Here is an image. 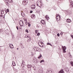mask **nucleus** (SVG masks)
Wrapping results in <instances>:
<instances>
[{
  "mask_svg": "<svg viewBox=\"0 0 73 73\" xmlns=\"http://www.w3.org/2000/svg\"><path fill=\"white\" fill-rule=\"evenodd\" d=\"M25 37L26 38H27L28 40H27V42H29V41H31L32 40L30 36H29L26 35L25 36Z\"/></svg>",
  "mask_w": 73,
  "mask_h": 73,
  "instance_id": "obj_1",
  "label": "nucleus"
},
{
  "mask_svg": "<svg viewBox=\"0 0 73 73\" xmlns=\"http://www.w3.org/2000/svg\"><path fill=\"white\" fill-rule=\"evenodd\" d=\"M38 1V2H39V3H40V5H38L39 3H36V5L41 8V5H42V2H41V1L40 0Z\"/></svg>",
  "mask_w": 73,
  "mask_h": 73,
  "instance_id": "obj_2",
  "label": "nucleus"
},
{
  "mask_svg": "<svg viewBox=\"0 0 73 73\" xmlns=\"http://www.w3.org/2000/svg\"><path fill=\"white\" fill-rule=\"evenodd\" d=\"M56 19L57 21H60V15L57 14L56 15Z\"/></svg>",
  "mask_w": 73,
  "mask_h": 73,
  "instance_id": "obj_3",
  "label": "nucleus"
},
{
  "mask_svg": "<svg viewBox=\"0 0 73 73\" xmlns=\"http://www.w3.org/2000/svg\"><path fill=\"white\" fill-rule=\"evenodd\" d=\"M23 5H26L28 4V1L23 0Z\"/></svg>",
  "mask_w": 73,
  "mask_h": 73,
  "instance_id": "obj_4",
  "label": "nucleus"
},
{
  "mask_svg": "<svg viewBox=\"0 0 73 73\" xmlns=\"http://www.w3.org/2000/svg\"><path fill=\"white\" fill-rule=\"evenodd\" d=\"M19 24L20 26L23 27V25H24V22L22 20H20L19 21Z\"/></svg>",
  "mask_w": 73,
  "mask_h": 73,
  "instance_id": "obj_5",
  "label": "nucleus"
},
{
  "mask_svg": "<svg viewBox=\"0 0 73 73\" xmlns=\"http://www.w3.org/2000/svg\"><path fill=\"white\" fill-rule=\"evenodd\" d=\"M64 12L67 14V15H69V14H70V13H71V12H70V10H66L64 11Z\"/></svg>",
  "mask_w": 73,
  "mask_h": 73,
  "instance_id": "obj_6",
  "label": "nucleus"
},
{
  "mask_svg": "<svg viewBox=\"0 0 73 73\" xmlns=\"http://www.w3.org/2000/svg\"><path fill=\"white\" fill-rule=\"evenodd\" d=\"M62 48L63 49V53H65L66 52V46H62Z\"/></svg>",
  "mask_w": 73,
  "mask_h": 73,
  "instance_id": "obj_7",
  "label": "nucleus"
},
{
  "mask_svg": "<svg viewBox=\"0 0 73 73\" xmlns=\"http://www.w3.org/2000/svg\"><path fill=\"white\" fill-rule=\"evenodd\" d=\"M38 44L40 46H42V47H43V46H44L42 45V44H43V43L41 41L39 42Z\"/></svg>",
  "mask_w": 73,
  "mask_h": 73,
  "instance_id": "obj_8",
  "label": "nucleus"
},
{
  "mask_svg": "<svg viewBox=\"0 0 73 73\" xmlns=\"http://www.w3.org/2000/svg\"><path fill=\"white\" fill-rule=\"evenodd\" d=\"M35 49H36V51L37 52H40L41 50V48H38V47H35Z\"/></svg>",
  "mask_w": 73,
  "mask_h": 73,
  "instance_id": "obj_9",
  "label": "nucleus"
},
{
  "mask_svg": "<svg viewBox=\"0 0 73 73\" xmlns=\"http://www.w3.org/2000/svg\"><path fill=\"white\" fill-rule=\"evenodd\" d=\"M33 62H34L35 63H36V64H37L38 62H39V61L38 60L35 59L33 60Z\"/></svg>",
  "mask_w": 73,
  "mask_h": 73,
  "instance_id": "obj_10",
  "label": "nucleus"
},
{
  "mask_svg": "<svg viewBox=\"0 0 73 73\" xmlns=\"http://www.w3.org/2000/svg\"><path fill=\"white\" fill-rule=\"evenodd\" d=\"M41 23V24L44 25V24H45V21L44 20H42Z\"/></svg>",
  "mask_w": 73,
  "mask_h": 73,
  "instance_id": "obj_11",
  "label": "nucleus"
},
{
  "mask_svg": "<svg viewBox=\"0 0 73 73\" xmlns=\"http://www.w3.org/2000/svg\"><path fill=\"white\" fill-rule=\"evenodd\" d=\"M32 5L33 6L32 7H31V9L33 10V9H35L36 8V6L35 5Z\"/></svg>",
  "mask_w": 73,
  "mask_h": 73,
  "instance_id": "obj_12",
  "label": "nucleus"
},
{
  "mask_svg": "<svg viewBox=\"0 0 73 73\" xmlns=\"http://www.w3.org/2000/svg\"><path fill=\"white\" fill-rule=\"evenodd\" d=\"M9 47L10 48L13 49V45L12 44H9Z\"/></svg>",
  "mask_w": 73,
  "mask_h": 73,
  "instance_id": "obj_13",
  "label": "nucleus"
},
{
  "mask_svg": "<svg viewBox=\"0 0 73 73\" xmlns=\"http://www.w3.org/2000/svg\"><path fill=\"white\" fill-rule=\"evenodd\" d=\"M66 21L67 23H71L72 21H71L70 19H67Z\"/></svg>",
  "mask_w": 73,
  "mask_h": 73,
  "instance_id": "obj_14",
  "label": "nucleus"
},
{
  "mask_svg": "<svg viewBox=\"0 0 73 73\" xmlns=\"http://www.w3.org/2000/svg\"><path fill=\"white\" fill-rule=\"evenodd\" d=\"M27 66L28 68H32V65L30 64H28Z\"/></svg>",
  "mask_w": 73,
  "mask_h": 73,
  "instance_id": "obj_15",
  "label": "nucleus"
},
{
  "mask_svg": "<svg viewBox=\"0 0 73 73\" xmlns=\"http://www.w3.org/2000/svg\"><path fill=\"white\" fill-rule=\"evenodd\" d=\"M70 8H72L73 7V2H71V5H70Z\"/></svg>",
  "mask_w": 73,
  "mask_h": 73,
  "instance_id": "obj_16",
  "label": "nucleus"
},
{
  "mask_svg": "<svg viewBox=\"0 0 73 73\" xmlns=\"http://www.w3.org/2000/svg\"><path fill=\"white\" fill-rule=\"evenodd\" d=\"M64 72L63 70H61L58 73H64Z\"/></svg>",
  "mask_w": 73,
  "mask_h": 73,
  "instance_id": "obj_17",
  "label": "nucleus"
},
{
  "mask_svg": "<svg viewBox=\"0 0 73 73\" xmlns=\"http://www.w3.org/2000/svg\"><path fill=\"white\" fill-rule=\"evenodd\" d=\"M31 17L32 19H35V15L34 14L32 15L31 16Z\"/></svg>",
  "mask_w": 73,
  "mask_h": 73,
  "instance_id": "obj_18",
  "label": "nucleus"
},
{
  "mask_svg": "<svg viewBox=\"0 0 73 73\" xmlns=\"http://www.w3.org/2000/svg\"><path fill=\"white\" fill-rule=\"evenodd\" d=\"M12 64L13 66H16V64L15 63V62L14 61H13L12 62Z\"/></svg>",
  "mask_w": 73,
  "mask_h": 73,
  "instance_id": "obj_19",
  "label": "nucleus"
},
{
  "mask_svg": "<svg viewBox=\"0 0 73 73\" xmlns=\"http://www.w3.org/2000/svg\"><path fill=\"white\" fill-rule=\"evenodd\" d=\"M40 70L41 71V72H40V71L38 72V73H42V72H43V70L42 69H40Z\"/></svg>",
  "mask_w": 73,
  "mask_h": 73,
  "instance_id": "obj_20",
  "label": "nucleus"
},
{
  "mask_svg": "<svg viewBox=\"0 0 73 73\" xmlns=\"http://www.w3.org/2000/svg\"><path fill=\"white\" fill-rule=\"evenodd\" d=\"M21 15L23 17H24V16H25V14H24V13H21Z\"/></svg>",
  "mask_w": 73,
  "mask_h": 73,
  "instance_id": "obj_21",
  "label": "nucleus"
},
{
  "mask_svg": "<svg viewBox=\"0 0 73 73\" xmlns=\"http://www.w3.org/2000/svg\"><path fill=\"white\" fill-rule=\"evenodd\" d=\"M3 32V30L2 29H0V33H1Z\"/></svg>",
  "mask_w": 73,
  "mask_h": 73,
  "instance_id": "obj_22",
  "label": "nucleus"
},
{
  "mask_svg": "<svg viewBox=\"0 0 73 73\" xmlns=\"http://www.w3.org/2000/svg\"><path fill=\"white\" fill-rule=\"evenodd\" d=\"M8 1L9 3H12L13 2V0H8Z\"/></svg>",
  "mask_w": 73,
  "mask_h": 73,
  "instance_id": "obj_23",
  "label": "nucleus"
},
{
  "mask_svg": "<svg viewBox=\"0 0 73 73\" xmlns=\"http://www.w3.org/2000/svg\"><path fill=\"white\" fill-rule=\"evenodd\" d=\"M27 71L24 70L22 71V73H27Z\"/></svg>",
  "mask_w": 73,
  "mask_h": 73,
  "instance_id": "obj_24",
  "label": "nucleus"
},
{
  "mask_svg": "<svg viewBox=\"0 0 73 73\" xmlns=\"http://www.w3.org/2000/svg\"><path fill=\"white\" fill-rule=\"evenodd\" d=\"M6 4L7 5H9V3H8V2H6Z\"/></svg>",
  "mask_w": 73,
  "mask_h": 73,
  "instance_id": "obj_25",
  "label": "nucleus"
},
{
  "mask_svg": "<svg viewBox=\"0 0 73 73\" xmlns=\"http://www.w3.org/2000/svg\"><path fill=\"white\" fill-rule=\"evenodd\" d=\"M42 56V55H41V54H40L39 56V57H38V58H40Z\"/></svg>",
  "mask_w": 73,
  "mask_h": 73,
  "instance_id": "obj_26",
  "label": "nucleus"
},
{
  "mask_svg": "<svg viewBox=\"0 0 73 73\" xmlns=\"http://www.w3.org/2000/svg\"><path fill=\"white\" fill-rule=\"evenodd\" d=\"M28 27H31V24L29 23V22H28Z\"/></svg>",
  "mask_w": 73,
  "mask_h": 73,
  "instance_id": "obj_27",
  "label": "nucleus"
},
{
  "mask_svg": "<svg viewBox=\"0 0 73 73\" xmlns=\"http://www.w3.org/2000/svg\"><path fill=\"white\" fill-rule=\"evenodd\" d=\"M70 64L71 65H72V66H73V62H70Z\"/></svg>",
  "mask_w": 73,
  "mask_h": 73,
  "instance_id": "obj_28",
  "label": "nucleus"
},
{
  "mask_svg": "<svg viewBox=\"0 0 73 73\" xmlns=\"http://www.w3.org/2000/svg\"><path fill=\"white\" fill-rule=\"evenodd\" d=\"M47 45H50V46H52V44L50 43H47Z\"/></svg>",
  "mask_w": 73,
  "mask_h": 73,
  "instance_id": "obj_29",
  "label": "nucleus"
},
{
  "mask_svg": "<svg viewBox=\"0 0 73 73\" xmlns=\"http://www.w3.org/2000/svg\"><path fill=\"white\" fill-rule=\"evenodd\" d=\"M42 62H44V60H42L40 61V63H41Z\"/></svg>",
  "mask_w": 73,
  "mask_h": 73,
  "instance_id": "obj_30",
  "label": "nucleus"
},
{
  "mask_svg": "<svg viewBox=\"0 0 73 73\" xmlns=\"http://www.w3.org/2000/svg\"><path fill=\"white\" fill-rule=\"evenodd\" d=\"M46 19L47 20H49V17H46Z\"/></svg>",
  "mask_w": 73,
  "mask_h": 73,
  "instance_id": "obj_31",
  "label": "nucleus"
},
{
  "mask_svg": "<svg viewBox=\"0 0 73 73\" xmlns=\"http://www.w3.org/2000/svg\"><path fill=\"white\" fill-rule=\"evenodd\" d=\"M25 31L27 33H29V32H28V31L27 29H26L25 30Z\"/></svg>",
  "mask_w": 73,
  "mask_h": 73,
  "instance_id": "obj_32",
  "label": "nucleus"
},
{
  "mask_svg": "<svg viewBox=\"0 0 73 73\" xmlns=\"http://www.w3.org/2000/svg\"><path fill=\"white\" fill-rule=\"evenodd\" d=\"M21 66L22 67H24V64H22Z\"/></svg>",
  "mask_w": 73,
  "mask_h": 73,
  "instance_id": "obj_33",
  "label": "nucleus"
},
{
  "mask_svg": "<svg viewBox=\"0 0 73 73\" xmlns=\"http://www.w3.org/2000/svg\"><path fill=\"white\" fill-rule=\"evenodd\" d=\"M22 64H25V62L24 60L22 61Z\"/></svg>",
  "mask_w": 73,
  "mask_h": 73,
  "instance_id": "obj_34",
  "label": "nucleus"
},
{
  "mask_svg": "<svg viewBox=\"0 0 73 73\" xmlns=\"http://www.w3.org/2000/svg\"><path fill=\"white\" fill-rule=\"evenodd\" d=\"M40 33H38L37 34V36H40Z\"/></svg>",
  "mask_w": 73,
  "mask_h": 73,
  "instance_id": "obj_35",
  "label": "nucleus"
},
{
  "mask_svg": "<svg viewBox=\"0 0 73 73\" xmlns=\"http://www.w3.org/2000/svg\"><path fill=\"white\" fill-rule=\"evenodd\" d=\"M57 36H58V37H59V36H60V34L59 33L57 34Z\"/></svg>",
  "mask_w": 73,
  "mask_h": 73,
  "instance_id": "obj_36",
  "label": "nucleus"
},
{
  "mask_svg": "<svg viewBox=\"0 0 73 73\" xmlns=\"http://www.w3.org/2000/svg\"><path fill=\"white\" fill-rule=\"evenodd\" d=\"M7 12H9V9H7Z\"/></svg>",
  "mask_w": 73,
  "mask_h": 73,
  "instance_id": "obj_37",
  "label": "nucleus"
},
{
  "mask_svg": "<svg viewBox=\"0 0 73 73\" xmlns=\"http://www.w3.org/2000/svg\"><path fill=\"white\" fill-rule=\"evenodd\" d=\"M32 12H33V11H30V13H32Z\"/></svg>",
  "mask_w": 73,
  "mask_h": 73,
  "instance_id": "obj_38",
  "label": "nucleus"
},
{
  "mask_svg": "<svg viewBox=\"0 0 73 73\" xmlns=\"http://www.w3.org/2000/svg\"><path fill=\"white\" fill-rule=\"evenodd\" d=\"M35 32L36 34H37V30H35Z\"/></svg>",
  "mask_w": 73,
  "mask_h": 73,
  "instance_id": "obj_39",
  "label": "nucleus"
},
{
  "mask_svg": "<svg viewBox=\"0 0 73 73\" xmlns=\"http://www.w3.org/2000/svg\"><path fill=\"white\" fill-rule=\"evenodd\" d=\"M16 28L17 29V30H19V28H18V26L16 27Z\"/></svg>",
  "mask_w": 73,
  "mask_h": 73,
  "instance_id": "obj_40",
  "label": "nucleus"
},
{
  "mask_svg": "<svg viewBox=\"0 0 73 73\" xmlns=\"http://www.w3.org/2000/svg\"><path fill=\"white\" fill-rule=\"evenodd\" d=\"M49 73H52V71L51 70H50Z\"/></svg>",
  "mask_w": 73,
  "mask_h": 73,
  "instance_id": "obj_41",
  "label": "nucleus"
},
{
  "mask_svg": "<svg viewBox=\"0 0 73 73\" xmlns=\"http://www.w3.org/2000/svg\"><path fill=\"white\" fill-rule=\"evenodd\" d=\"M48 17V15L45 16V18H46V17Z\"/></svg>",
  "mask_w": 73,
  "mask_h": 73,
  "instance_id": "obj_42",
  "label": "nucleus"
},
{
  "mask_svg": "<svg viewBox=\"0 0 73 73\" xmlns=\"http://www.w3.org/2000/svg\"><path fill=\"white\" fill-rule=\"evenodd\" d=\"M69 69H67V72H69Z\"/></svg>",
  "mask_w": 73,
  "mask_h": 73,
  "instance_id": "obj_43",
  "label": "nucleus"
},
{
  "mask_svg": "<svg viewBox=\"0 0 73 73\" xmlns=\"http://www.w3.org/2000/svg\"><path fill=\"white\" fill-rule=\"evenodd\" d=\"M41 72V71L40 70H40H38V72Z\"/></svg>",
  "mask_w": 73,
  "mask_h": 73,
  "instance_id": "obj_44",
  "label": "nucleus"
},
{
  "mask_svg": "<svg viewBox=\"0 0 73 73\" xmlns=\"http://www.w3.org/2000/svg\"><path fill=\"white\" fill-rule=\"evenodd\" d=\"M60 35H62V33H60Z\"/></svg>",
  "mask_w": 73,
  "mask_h": 73,
  "instance_id": "obj_45",
  "label": "nucleus"
},
{
  "mask_svg": "<svg viewBox=\"0 0 73 73\" xmlns=\"http://www.w3.org/2000/svg\"><path fill=\"white\" fill-rule=\"evenodd\" d=\"M26 25H27V24H28V23H26Z\"/></svg>",
  "mask_w": 73,
  "mask_h": 73,
  "instance_id": "obj_46",
  "label": "nucleus"
},
{
  "mask_svg": "<svg viewBox=\"0 0 73 73\" xmlns=\"http://www.w3.org/2000/svg\"><path fill=\"white\" fill-rule=\"evenodd\" d=\"M17 50H18V49H19V48H17Z\"/></svg>",
  "mask_w": 73,
  "mask_h": 73,
  "instance_id": "obj_47",
  "label": "nucleus"
},
{
  "mask_svg": "<svg viewBox=\"0 0 73 73\" xmlns=\"http://www.w3.org/2000/svg\"><path fill=\"white\" fill-rule=\"evenodd\" d=\"M69 54H70V53H69Z\"/></svg>",
  "mask_w": 73,
  "mask_h": 73,
  "instance_id": "obj_48",
  "label": "nucleus"
},
{
  "mask_svg": "<svg viewBox=\"0 0 73 73\" xmlns=\"http://www.w3.org/2000/svg\"><path fill=\"white\" fill-rule=\"evenodd\" d=\"M2 12H4V11H2Z\"/></svg>",
  "mask_w": 73,
  "mask_h": 73,
  "instance_id": "obj_49",
  "label": "nucleus"
},
{
  "mask_svg": "<svg viewBox=\"0 0 73 73\" xmlns=\"http://www.w3.org/2000/svg\"><path fill=\"white\" fill-rule=\"evenodd\" d=\"M36 31H38V30H36Z\"/></svg>",
  "mask_w": 73,
  "mask_h": 73,
  "instance_id": "obj_50",
  "label": "nucleus"
}]
</instances>
